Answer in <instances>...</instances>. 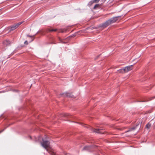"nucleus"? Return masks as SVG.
Listing matches in <instances>:
<instances>
[{
  "mask_svg": "<svg viewBox=\"0 0 155 155\" xmlns=\"http://www.w3.org/2000/svg\"><path fill=\"white\" fill-rule=\"evenodd\" d=\"M138 124L137 125H136V126H135L131 128H130L129 129L130 131H131L132 130H135L136 129L137 126H138Z\"/></svg>",
  "mask_w": 155,
  "mask_h": 155,
  "instance_id": "obj_13",
  "label": "nucleus"
},
{
  "mask_svg": "<svg viewBox=\"0 0 155 155\" xmlns=\"http://www.w3.org/2000/svg\"><path fill=\"white\" fill-rule=\"evenodd\" d=\"M130 130L129 129L128 130L126 131L125 132L126 133H127V132H130Z\"/></svg>",
  "mask_w": 155,
  "mask_h": 155,
  "instance_id": "obj_23",
  "label": "nucleus"
},
{
  "mask_svg": "<svg viewBox=\"0 0 155 155\" xmlns=\"http://www.w3.org/2000/svg\"><path fill=\"white\" fill-rule=\"evenodd\" d=\"M124 69L125 70L124 68L118 70L117 71L118 72L120 73H125L126 72H125V70H124Z\"/></svg>",
  "mask_w": 155,
  "mask_h": 155,
  "instance_id": "obj_11",
  "label": "nucleus"
},
{
  "mask_svg": "<svg viewBox=\"0 0 155 155\" xmlns=\"http://www.w3.org/2000/svg\"><path fill=\"white\" fill-rule=\"evenodd\" d=\"M3 92L2 91H0V93H2Z\"/></svg>",
  "mask_w": 155,
  "mask_h": 155,
  "instance_id": "obj_25",
  "label": "nucleus"
},
{
  "mask_svg": "<svg viewBox=\"0 0 155 155\" xmlns=\"http://www.w3.org/2000/svg\"><path fill=\"white\" fill-rule=\"evenodd\" d=\"M121 16H118L117 17H114L111 18L109 20L105 21L106 24H107L108 26L110 24L116 22L118 19V18H120Z\"/></svg>",
  "mask_w": 155,
  "mask_h": 155,
  "instance_id": "obj_1",
  "label": "nucleus"
},
{
  "mask_svg": "<svg viewBox=\"0 0 155 155\" xmlns=\"http://www.w3.org/2000/svg\"><path fill=\"white\" fill-rule=\"evenodd\" d=\"M3 44L5 46H7L10 45L11 42L9 40H6L3 41Z\"/></svg>",
  "mask_w": 155,
  "mask_h": 155,
  "instance_id": "obj_8",
  "label": "nucleus"
},
{
  "mask_svg": "<svg viewBox=\"0 0 155 155\" xmlns=\"http://www.w3.org/2000/svg\"><path fill=\"white\" fill-rule=\"evenodd\" d=\"M6 128H5V129H3V130H2L1 131H0V133H2V132L4 130H5V129Z\"/></svg>",
  "mask_w": 155,
  "mask_h": 155,
  "instance_id": "obj_22",
  "label": "nucleus"
},
{
  "mask_svg": "<svg viewBox=\"0 0 155 155\" xmlns=\"http://www.w3.org/2000/svg\"><path fill=\"white\" fill-rule=\"evenodd\" d=\"M94 2H93V0H91V1H90L88 4L87 5L89 7L91 6L93 3H94Z\"/></svg>",
  "mask_w": 155,
  "mask_h": 155,
  "instance_id": "obj_14",
  "label": "nucleus"
},
{
  "mask_svg": "<svg viewBox=\"0 0 155 155\" xmlns=\"http://www.w3.org/2000/svg\"><path fill=\"white\" fill-rule=\"evenodd\" d=\"M17 28L15 25H12L9 26V31H11L15 30V29Z\"/></svg>",
  "mask_w": 155,
  "mask_h": 155,
  "instance_id": "obj_9",
  "label": "nucleus"
},
{
  "mask_svg": "<svg viewBox=\"0 0 155 155\" xmlns=\"http://www.w3.org/2000/svg\"><path fill=\"white\" fill-rule=\"evenodd\" d=\"M64 117H71V116L68 114H64Z\"/></svg>",
  "mask_w": 155,
  "mask_h": 155,
  "instance_id": "obj_16",
  "label": "nucleus"
},
{
  "mask_svg": "<svg viewBox=\"0 0 155 155\" xmlns=\"http://www.w3.org/2000/svg\"><path fill=\"white\" fill-rule=\"evenodd\" d=\"M29 137H30V138L31 139V137L30 136Z\"/></svg>",
  "mask_w": 155,
  "mask_h": 155,
  "instance_id": "obj_26",
  "label": "nucleus"
},
{
  "mask_svg": "<svg viewBox=\"0 0 155 155\" xmlns=\"http://www.w3.org/2000/svg\"><path fill=\"white\" fill-rule=\"evenodd\" d=\"M48 30L49 32L55 31H56V29H49Z\"/></svg>",
  "mask_w": 155,
  "mask_h": 155,
  "instance_id": "obj_18",
  "label": "nucleus"
},
{
  "mask_svg": "<svg viewBox=\"0 0 155 155\" xmlns=\"http://www.w3.org/2000/svg\"><path fill=\"white\" fill-rule=\"evenodd\" d=\"M61 96L64 97H74V96L71 93L65 92L60 94Z\"/></svg>",
  "mask_w": 155,
  "mask_h": 155,
  "instance_id": "obj_4",
  "label": "nucleus"
},
{
  "mask_svg": "<svg viewBox=\"0 0 155 155\" xmlns=\"http://www.w3.org/2000/svg\"><path fill=\"white\" fill-rule=\"evenodd\" d=\"M107 26H108V25H107V24H106L105 22L104 23L101 25L99 26V27H103V28H105Z\"/></svg>",
  "mask_w": 155,
  "mask_h": 155,
  "instance_id": "obj_10",
  "label": "nucleus"
},
{
  "mask_svg": "<svg viewBox=\"0 0 155 155\" xmlns=\"http://www.w3.org/2000/svg\"><path fill=\"white\" fill-rule=\"evenodd\" d=\"M133 66V65H132L126 66L124 68L125 70L124 69V70H125V72H127L132 69Z\"/></svg>",
  "mask_w": 155,
  "mask_h": 155,
  "instance_id": "obj_7",
  "label": "nucleus"
},
{
  "mask_svg": "<svg viewBox=\"0 0 155 155\" xmlns=\"http://www.w3.org/2000/svg\"><path fill=\"white\" fill-rule=\"evenodd\" d=\"M101 5L100 4H96L93 7V9H96L97 8H100V6Z\"/></svg>",
  "mask_w": 155,
  "mask_h": 155,
  "instance_id": "obj_12",
  "label": "nucleus"
},
{
  "mask_svg": "<svg viewBox=\"0 0 155 155\" xmlns=\"http://www.w3.org/2000/svg\"><path fill=\"white\" fill-rule=\"evenodd\" d=\"M145 101H137L138 102H145Z\"/></svg>",
  "mask_w": 155,
  "mask_h": 155,
  "instance_id": "obj_24",
  "label": "nucleus"
},
{
  "mask_svg": "<svg viewBox=\"0 0 155 155\" xmlns=\"http://www.w3.org/2000/svg\"><path fill=\"white\" fill-rule=\"evenodd\" d=\"M23 22V21L20 22L16 24H15L17 28L20 25H21V24H22Z\"/></svg>",
  "mask_w": 155,
  "mask_h": 155,
  "instance_id": "obj_17",
  "label": "nucleus"
},
{
  "mask_svg": "<svg viewBox=\"0 0 155 155\" xmlns=\"http://www.w3.org/2000/svg\"><path fill=\"white\" fill-rule=\"evenodd\" d=\"M97 146L96 145L85 146L84 147L83 150H86L89 152H92V151L91 150V149L95 148Z\"/></svg>",
  "mask_w": 155,
  "mask_h": 155,
  "instance_id": "obj_3",
  "label": "nucleus"
},
{
  "mask_svg": "<svg viewBox=\"0 0 155 155\" xmlns=\"http://www.w3.org/2000/svg\"><path fill=\"white\" fill-rule=\"evenodd\" d=\"M24 44L26 45L28 44V42L27 41H26L24 42Z\"/></svg>",
  "mask_w": 155,
  "mask_h": 155,
  "instance_id": "obj_21",
  "label": "nucleus"
},
{
  "mask_svg": "<svg viewBox=\"0 0 155 155\" xmlns=\"http://www.w3.org/2000/svg\"><path fill=\"white\" fill-rule=\"evenodd\" d=\"M71 37V36H70L69 37H68L67 38H66L64 40H62L60 38H59V39L60 41L59 42L63 43H66L69 40V39H70V37Z\"/></svg>",
  "mask_w": 155,
  "mask_h": 155,
  "instance_id": "obj_6",
  "label": "nucleus"
},
{
  "mask_svg": "<svg viewBox=\"0 0 155 155\" xmlns=\"http://www.w3.org/2000/svg\"><path fill=\"white\" fill-rule=\"evenodd\" d=\"M151 124L148 123L147 124L146 126V127L147 129H149L151 127Z\"/></svg>",
  "mask_w": 155,
  "mask_h": 155,
  "instance_id": "obj_15",
  "label": "nucleus"
},
{
  "mask_svg": "<svg viewBox=\"0 0 155 155\" xmlns=\"http://www.w3.org/2000/svg\"><path fill=\"white\" fill-rule=\"evenodd\" d=\"M94 3H97L99 2L100 0H92Z\"/></svg>",
  "mask_w": 155,
  "mask_h": 155,
  "instance_id": "obj_19",
  "label": "nucleus"
},
{
  "mask_svg": "<svg viewBox=\"0 0 155 155\" xmlns=\"http://www.w3.org/2000/svg\"><path fill=\"white\" fill-rule=\"evenodd\" d=\"M92 131L95 132H96L97 133H100V134H103L104 133V132L102 131V130H103V129H101V128H99L97 129H94V128H92Z\"/></svg>",
  "mask_w": 155,
  "mask_h": 155,
  "instance_id": "obj_5",
  "label": "nucleus"
},
{
  "mask_svg": "<svg viewBox=\"0 0 155 155\" xmlns=\"http://www.w3.org/2000/svg\"><path fill=\"white\" fill-rule=\"evenodd\" d=\"M27 36L31 38V39H32V41H33L34 40V38H33V36L29 35H27Z\"/></svg>",
  "mask_w": 155,
  "mask_h": 155,
  "instance_id": "obj_20",
  "label": "nucleus"
},
{
  "mask_svg": "<svg viewBox=\"0 0 155 155\" xmlns=\"http://www.w3.org/2000/svg\"><path fill=\"white\" fill-rule=\"evenodd\" d=\"M42 142L41 144L42 146L46 149L48 147L50 142L48 140L42 139Z\"/></svg>",
  "mask_w": 155,
  "mask_h": 155,
  "instance_id": "obj_2",
  "label": "nucleus"
},
{
  "mask_svg": "<svg viewBox=\"0 0 155 155\" xmlns=\"http://www.w3.org/2000/svg\"><path fill=\"white\" fill-rule=\"evenodd\" d=\"M104 0L105 1H106V0Z\"/></svg>",
  "mask_w": 155,
  "mask_h": 155,
  "instance_id": "obj_27",
  "label": "nucleus"
}]
</instances>
